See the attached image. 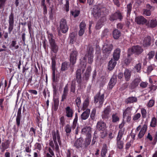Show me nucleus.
<instances>
[{
	"instance_id": "nucleus-7",
	"label": "nucleus",
	"mask_w": 157,
	"mask_h": 157,
	"mask_svg": "<svg viewBox=\"0 0 157 157\" xmlns=\"http://www.w3.org/2000/svg\"><path fill=\"white\" fill-rule=\"evenodd\" d=\"M113 49V45L112 44H104L103 46V53L106 55L110 54Z\"/></svg>"
},
{
	"instance_id": "nucleus-55",
	"label": "nucleus",
	"mask_w": 157,
	"mask_h": 157,
	"mask_svg": "<svg viewBox=\"0 0 157 157\" xmlns=\"http://www.w3.org/2000/svg\"><path fill=\"white\" fill-rule=\"evenodd\" d=\"M75 82H72L71 87L70 90L71 92L75 93Z\"/></svg>"
},
{
	"instance_id": "nucleus-38",
	"label": "nucleus",
	"mask_w": 157,
	"mask_h": 157,
	"mask_svg": "<svg viewBox=\"0 0 157 157\" xmlns=\"http://www.w3.org/2000/svg\"><path fill=\"white\" fill-rule=\"evenodd\" d=\"M89 105V100L88 98H86L83 104L82 107V110H86L87 109Z\"/></svg>"
},
{
	"instance_id": "nucleus-32",
	"label": "nucleus",
	"mask_w": 157,
	"mask_h": 157,
	"mask_svg": "<svg viewBox=\"0 0 157 157\" xmlns=\"http://www.w3.org/2000/svg\"><path fill=\"white\" fill-rule=\"evenodd\" d=\"M91 71V67L90 66L88 67L87 68L84 74L85 79L87 80L90 76V74Z\"/></svg>"
},
{
	"instance_id": "nucleus-58",
	"label": "nucleus",
	"mask_w": 157,
	"mask_h": 157,
	"mask_svg": "<svg viewBox=\"0 0 157 157\" xmlns=\"http://www.w3.org/2000/svg\"><path fill=\"white\" fill-rule=\"evenodd\" d=\"M107 150L106 148L104 147L102 148L101 151V155L102 157H105L107 153Z\"/></svg>"
},
{
	"instance_id": "nucleus-1",
	"label": "nucleus",
	"mask_w": 157,
	"mask_h": 157,
	"mask_svg": "<svg viewBox=\"0 0 157 157\" xmlns=\"http://www.w3.org/2000/svg\"><path fill=\"white\" fill-rule=\"evenodd\" d=\"M108 13V10L105 7L101 6H94L91 11L92 14L96 19L101 17V20L103 19L104 21H105V16Z\"/></svg>"
},
{
	"instance_id": "nucleus-57",
	"label": "nucleus",
	"mask_w": 157,
	"mask_h": 157,
	"mask_svg": "<svg viewBox=\"0 0 157 157\" xmlns=\"http://www.w3.org/2000/svg\"><path fill=\"white\" fill-rule=\"evenodd\" d=\"M27 25L28 26L29 32L30 33V36L31 37V30H32V23L31 21H28Z\"/></svg>"
},
{
	"instance_id": "nucleus-50",
	"label": "nucleus",
	"mask_w": 157,
	"mask_h": 157,
	"mask_svg": "<svg viewBox=\"0 0 157 157\" xmlns=\"http://www.w3.org/2000/svg\"><path fill=\"white\" fill-rule=\"evenodd\" d=\"M141 113L142 117L143 118H145L147 116V111L144 108H142L141 109Z\"/></svg>"
},
{
	"instance_id": "nucleus-60",
	"label": "nucleus",
	"mask_w": 157,
	"mask_h": 157,
	"mask_svg": "<svg viewBox=\"0 0 157 157\" xmlns=\"http://www.w3.org/2000/svg\"><path fill=\"white\" fill-rule=\"evenodd\" d=\"M86 24L84 22H81L79 25V28L80 29L85 30Z\"/></svg>"
},
{
	"instance_id": "nucleus-16",
	"label": "nucleus",
	"mask_w": 157,
	"mask_h": 157,
	"mask_svg": "<svg viewBox=\"0 0 157 157\" xmlns=\"http://www.w3.org/2000/svg\"><path fill=\"white\" fill-rule=\"evenodd\" d=\"M52 50L55 53H56L58 50V47L55 44L54 40H49Z\"/></svg>"
},
{
	"instance_id": "nucleus-64",
	"label": "nucleus",
	"mask_w": 157,
	"mask_h": 157,
	"mask_svg": "<svg viewBox=\"0 0 157 157\" xmlns=\"http://www.w3.org/2000/svg\"><path fill=\"white\" fill-rule=\"evenodd\" d=\"M123 118L124 119H126L127 122H129L131 120V115H126L125 116L123 115Z\"/></svg>"
},
{
	"instance_id": "nucleus-39",
	"label": "nucleus",
	"mask_w": 157,
	"mask_h": 157,
	"mask_svg": "<svg viewBox=\"0 0 157 157\" xmlns=\"http://www.w3.org/2000/svg\"><path fill=\"white\" fill-rule=\"evenodd\" d=\"M10 48L12 50L17 49L19 48L18 45L17 44L16 41L13 40L10 46Z\"/></svg>"
},
{
	"instance_id": "nucleus-18",
	"label": "nucleus",
	"mask_w": 157,
	"mask_h": 157,
	"mask_svg": "<svg viewBox=\"0 0 157 157\" xmlns=\"http://www.w3.org/2000/svg\"><path fill=\"white\" fill-rule=\"evenodd\" d=\"M146 25L148 27L154 28L157 26V21L156 19L151 20L150 22H147Z\"/></svg>"
},
{
	"instance_id": "nucleus-6",
	"label": "nucleus",
	"mask_w": 157,
	"mask_h": 157,
	"mask_svg": "<svg viewBox=\"0 0 157 157\" xmlns=\"http://www.w3.org/2000/svg\"><path fill=\"white\" fill-rule=\"evenodd\" d=\"M52 135L54 143H56L58 142L59 144L60 145L61 144L60 137L58 130H57L56 131H53Z\"/></svg>"
},
{
	"instance_id": "nucleus-27",
	"label": "nucleus",
	"mask_w": 157,
	"mask_h": 157,
	"mask_svg": "<svg viewBox=\"0 0 157 157\" xmlns=\"http://www.w3.org/2000/svg\"><path fill=\"white\" fill-rule=\"evenodd\" d=\"M21 109H19L17 113V115L16 118V123L17 125L18 126L20 124V121L21 118Z\"/></svg>"
},
{
	"instance_id": "nucleus-45",
	"label": "nucleus",
	"mask_w": 157,
	"mask_h": 157,
	"mask_svg": "<svg viewBox=\"0 0 157 157\" xmlns=\"http://www.w3.org/2000/svg\"><path fill=\"white\" fill-rule=\"evenodd\" d=\"M68 64L67 62H64L62 64L61 69L62 71H64L67 69Z\"/></svg>"
},
{
	"instance_id": "nucleus-33",
	"label": "nucleus",
	"mask_w": 157,
	"mask_h": 157,
	"mask_svg": "<svg viewBox=\"0 0 157 157\" xmlns=\"http://www.w3.org/2000/svg\"><path fill=\"white\" fill-rule=\"evenodd\" d=\"M132 109V107H128L123 112V115L125 116L126 115H131V112Z\"/></svg>"
},
{
	"instance_id": "nucleus-36",
	"label": "nucleus",
	"mask_w": 157,
	"mask_h": 157,
	"mask_svg": "<svg viewBox=\"0 0 157 157\" xmlns=\"http://www.w3.org/2000/svg\"><path fill=\"white\" fill-rule=\"evenodd\" d=\"M65 131L67 136H69L71 132V126L69 124H67L64 127Z\"/></svg>"
},
{
	"instance_id": "nucleus-11",
	"label": "nucleus",
	"mask_w": 157,
	"mask_h": 157,
	"mask_svg": "<svg viewBox=\"0 0 157 157\" xmlns=\"http://www.w3.org/2000/svg\"><path fill=\"white\" fill-rule=\"evenodd\" d=\"M135 21L138 25H144L146 24L147 20L142 16L136 17L135 19Z\"/></svg>"
},
{
	"instance_id": "nucleus-12",
	"label": "nucleus",
	"mask_w": 157,
	"mask_h": 157,
	"mask_svg": "<svg viewBox=\"0 0 157 157\" xmlns=\"http://www.w3.org/2000/svg\"><path fill=\"white\" fill-rule=\"evenodd\" d=\"M133 53L136 55H139L141 54L143 51V49L140 46L136 45L132 47Z\"/></svg>"
},
{
	"instance_id": "nucleus-54",
	"label": "nucleus",
	"mask_w": 157,
	"mask_h": 157,
	"mask_svg": "<svg viewBox=\"0 0 157 157\" xmlns=\"http://www.w3.org/2000/svg\"><path fill=\"white\" fill-rule=\"evenodd\" d=\"M124 133V130L123 129H120L118 132V135L117 139H121L122 136Z\"/></svg>"
},
{
	"instance_id": "nucleus-37",
	"label": "nucleus",
	"mask_w": 157,
	"mask_h": 157,
	"mask_svg": "<svg viewBox=\"0 0 157 157\" xmlns=\"http://www.w3.org/2000/svg\"><path fill=\"white\" fill-rule=\"evenodd\" d=\"M157 126V120L155 117H153L151 118L150 126L151 127H155Z\"/></svg>"
},
{
	"instance_id": "nucleus-2",
	"label": "nucleus",
	"mask_w": 157,
	"mask_h": 157,
	"mask_svg": "<svg viewBox=\"0 0 157 157\" xmlns=\"http://www.w3.org/2000/svg\"><path fill=\"white\" fill-rule=\"evenodd\" d=\"M94 49L92 46H90L88 47V53L85 55V56L83 58V60L84 62H81V65H82L83 67L85 68L86 66V58H88V62L89 64H91L93 61V53Z\"/></svg>"
},
{
	"instance_id": "nucleus-59",
	"label": "nucleus",
	"mask_w": 157,
	"mask_h": 157,
	"mask_svg": "<svg viewBox=\"0 0 157 157\" xmlns=\"http://www.w3.org/2000/svg\"><path fill=\"white\" fill-rule=\"evenodd\" d=\"M65 9L67 12H68L69 10V2L68 0H67L66 3L64 5Z\"/></svg>"
},
{
	"instance_id": "nucleus-53",
	"label": "nucleus",
	"mask_w": 157,
	"mask_h": 157,
	"mask_svg": "<svg viewBox=\"0 0 157 157\" xmlns=\"http://www.w3.org/2000/svg\"><path fill=\"white\" fill-rule=\"evenodd\" d=\"M154 65H151L148 66L147 70V73L149 74L153 70V68L155 67Z\"/></svg>"
},
{
	"instance_id": "nucleus-29",
	"label": "nucleus",
	"mask_w": 157,
	"mask_h": 157,
	"mask_svg": "<svg viewBox=\"0 0 157 157\" xmlns=\"http://www.w3.org/2000/svg\"><path fill=\"white\" fill-rule=\"evenodd\" d=\"M121 139H116L117 148L120 149H121L123 147V142L121 140Z\"/></svg>"
},
{
	"instance_id": "nucleus-13",
	"label": "nucleus",
	"mask_w": 157,
	"mask_h": 157,
	"mask_svg": "<svg viewBox=\"0 0 157 157\" xmlns=\"http://www.w3.org/2000/svg\"><path fill=\"white\" fill-rule=\"evenodd\" d=\"M147 124L145 123L141 128L138 134V136L139 138H141L144 135L147 131Z\"/></svg>"
},
{
	"instance_id": "nucleus-8",
	"label": "nucleus",
	"mask_w": 157,
	"mask_h": 157,
	"mask_svg": "<svg viewBox=\"0 0 157 157\" xmlns=\"http://www.w3.org/2000/svg\"><path fill=\"white\" fill-rule=\"evenodd\" d=\"M56 56L51 58L52 60V80L53 81H56L55 70H56Z\"/></svg>"
},
{
	"instance_id": "nucleus-22",
	"label": "nucleus",
	"mask_w": 157,
	"mask_h": 157,
	"mask_svg": "<svg viewBox=\"0 0 157 157\" xmlns=\"http://www.w3.org/2000/svg\"><path fill=\"white\" fill-rule=\"evenodd\" d=\"M121 50L119 48H117L115 50L113 54V58L114 60L117 61L120 58Z\"/></svg>"
},
{
	"instance_id": "nucleus-28",
	"label": "nucleus",
	"mask_w": 157,
	"mask_h": 157,
	"mask_svg": "<svg viewBox=\"0 0 157 157\" xmlns=\"http://www.w3.org/2000/svg\"><path fill=\"white\" fill-rule=\"evenodd\" d=\"M121 35V33L117 29H116L113 32V36L115 39H118Z\"/></svg>"
},
{
	"instance_id": "nucleus-47",
	"label": "nucleus",
	"mask_w": 157,
	"mask_h": 157,
	"mask_svg": "<svg viewBox=\"0 0 157 157\" xmlns=\"http://www.w3.org/2000/svg\"><path fill=\"white\" fill-rule=\"evenodd\" d=\"M155 100L153 99H151L150 100L147 104V106L148 107H151L154 105L155 104Z\"/></svg>"
},
{
	"instance_id": "nucleus-15",
	"label": "nucleus",
	"mask_w": 157,
	"mask_h": 157,
	"mask_svg": "<svg viewBox=\"0 0 157 157\" xmlns=\"http://www.w3.org/2000/svg\"><path fill=\"white\" fill-rule=\"evenodd\" d=\"M141 81L140 78L139 77L135 78L131 82L130 86L132 89H134L138 86Z\"/></svg>"
},
{
	"instance_id": "nucleus-41",
	"label": "nucleus",
	"mask_w": 157,
	"mask_h": 157,
	"mask_svg": "<svg viewBox=\"0 0 157 157\" xmlns=\"http://www.w3.org/2000/svg\"><path fill=\"white\" fill-rule=\"evenodd\" d=\"M115 80L114 78H111L109 83V87L110 89H112L115 84Z\"/></svg>"
},
{
	"instance_id": "nucleus-3",
	"label": "nucleus",
	"mask_w": 157,
	"mask_h": 157,
	"mask_svg": "<svg viewBox=\"0 0 157 157\" xmlns=\"http://www.w3.org/2000/svg\"><path fill=\"white\" fill-rule=\"evenodd\" d=\"M123 16L119 10H117L115 12L109 16V20L111 21H115L119 20L120 21L122 20Z\"/></svg>"
},
{
	"instance_id": "nucleus-31",
	"label": "nucleus",
	"mask_w": 157,
	"mask_h": 157,
	"mask_svg": "<svg viewBox=\"0 0 157 157\" xmlns=\"http://www.w3.org/2000/svg\"><path fill=\"white\" fill-rule=\"evenodd\" d=\"M137 101L136 97H129L127 98L126 100V102L127 103H132L134 102H136Z\"/></svg>"
},
{
	"instance_id": "nucleus-20",
	"label": "nucleus",
	"mask_w": 157,
	"mask_h": 157,
	"mask_svg": "<svg viewBox=\"0 0 157 157\" xmlns=\"http://www.w3.org/2000/svg\"><path fill=\"white\" fill-rule=\"evenodd\" d=\"M110 110L109 107H107L104 110L102 115V118L104 119L108 118L109 115Z\"/></svg>"
},
{
	"instance_id": "nucleus-34",
	"label": "nucleus",
	"mask_w": 157,
	"mask_h": 157,
	"mask_svg": "<svg viewBox=\"0 0 157 157\" xmlns=\"http://www.w3.org/2000/svg\"><path fill=\"white\" fill-rule=\"evenodd\" d=\"M105 21L103 20V19L101 20V19L97 22L95 27L96 30H99L101 28L103 25L102 23L104 22Z\"/></svg>"
},
{
	"instance_id": "nucleus-9",
	"label": "nucleus",
	"mask_w": 157,
	"mask_h": 157,
	"mask_svg": "<svg viewBox=\"0 0 157 157\" xmlns=\"http://www.w3.org/2000/svg\"><path fill=\"white\" fill-rule=\"evenodd\" d=\"M104 98V94H103L101 95L97 94L94 97V102L97 103L99 102V106L100 107L103 102Z\"/></svg>"
},
{
	"instance_id": "nucleus-19",
	"label": "nucleus",
	"mask_w": 157,
	"mask_h": 157,
	"mask_svg": "<svg viewBox=\"0 0 157 157\" xmlns=\"http://www.w3.org/2000/svg\"><path fill=\"white\" fill-rule=\"evenodd\" d=\"M96 127L99 130L103 131L106 128L105 124L102 121L98 122L97 123Z\"/></svg>"
},
{
	"instance_id": "nucleus-23",
	"label": "nucleus",
	"mask_w": 157,
	"mask_h": 157,
	"mask_svg": "<svg viewBox=\"0 0 157 157\" xmlns=\"http://www.w3.org/2000/svg\"><path fill=\"white\" fill-rule=\"evenodd\" d=\"M115 60L113 59H111L109 61L108 66V69L109 70H112L116 66L117 62Z\"/></svg>"
},
{
	"instance_id": "nucleus-25",
	"label": "nucleus",
	"mask_w": 157,
	"mask_h": 157,
	"mask_svg": "<svg viewBox=\"0 0 157 157\" xmlns=\"http://www.w3.org/2000/svg\"><path fill=\"white\" fill-rule=\"evenodd\" d=\"M68 93V85H66L64 88L63 94L62 95L61 101H63L66 99Z\"/></svg>"
},
{
	"instance_id": "nucleus-42",
	"label": "nucleus",
	"mask_w": 157,
	"mask_h": 157,
	"mask_svg": "<svg viewBox=\"0 0 157 157\" xmlns=\"http://www.w3.org/2000/svg\"><path fill=\"white\" fill-rule=\"evenodd\" d=\"M132 8V4L130 3L127 5V16L128 17L130 14Z\"/></svg>"
},
{
	"instance_id": "nucleus-10",
	"label": "nucleus",
	"mask_w": 157,
	"mask_h": 157,
	"mask_svg": "<svg viewBox=\"0 0 157 157\" xmlns=\"http://www.w3.org/2000/svg\"><path fill=\"white\" fill-rule=\"evenodd\" d=\"M78 55V52L75 50H73L71 53L70 61L72 64L73 65L75 63L77 59V56Z\"/></svg>"
},
{
	"instance_id": "nucleus-61",
	"label": "nucleus",
	"mask_w": 157,
	"mask_h": 157,
	"mask_svg": "<svg viewBox=\"0 0 157 157\" xmlns=\"http://www.w3.org/2000/svg\"><path fill=\"white\" fill-rule=\"evenodd\" d=\"M2 151H4L6 149L9 147V145L4 143H2Z\"/></svg>"
},
{
	"instance_id": "nucleus-5",
	"label": "nucleus",
	"mask_w": 157,
	"mask_h": 157,
	"mask_svg": "<svg viewBox=\"0 0 157 157\" xmlns=\"http://www.w3.org/2000/svg\"><path fill=\"white\" fill-rule=\"evenodd\" d=\"M9 27L8 32L9 34H11L14 27V13L11 12L9 17Z\"/></svg>"
},
{
	"instance_id": "nucleus-43",
	"label": "nucleus",
	"mask_w": 157,
	"mask_h": 157,
	"mask_svg": "<svg viewBox=\"0 0 157 157\" xmlns=\"http://www.w3.org/2000/svg\"><path fill=\"white\" fill-rule=\"evenodd\" d=\"M80 13V11L79 10H75L74 11H72L71 12V14L74 17H76L78 16Z\"/></svg>"
},
{
	"instance_id": "nucleus-4",
	"label": "nucleus",
	"mask_w": 157,
	"mask_h": 157,
	"mask_svg": "<svg viewBox=\"0 0 157 157\" xmlns=\"http://www.w3.org/2000/svg\"><path fill=\"white\" fill-rule=\"evenodd\" d=\"M59 28L61 32L64 33H66L68 30V27L67 24L65 19L62 18L59 22Z\"/></svg>"
},
{
	"instance_id": "nucleus-48",
	"label": "nucleus",
	"mask_w": 157,
	"mask_h": 157,
	"mask_svg": "<svg viewBox=\"0 0 157 157\" xmlns=\"http://www.w3.org/2000/svg\"><path fill=\"white\" fill-rule=\"evenodd\" d=\"M155 55V52L154 51H151L149 52L147 56V58L149 59H152Z\"/></svg>"
},
{
	"instance_id": "nucleus-17",
	"label": "nucleus",
	"mask_w": 157,
	"mask_h": 157,
	"mask_svg": "<svg viewBox=\"0 0 157 157\" xmlns=\"http://www.w3.org/2000/svg\"><path fill=\"white\" fill-rule=\"evenodd\" d=\"M82 132L83 134H85L88 137L91 136V128L90 127H85L82 130Z\"/></svg>"
},
{
	"instance_id": "nucleus-14",
	"label": "nucleus",
	"mask_w": 157,
	"mask_h": 157,
	"mask_svg": "<svg viewBox=\"0 0 157 157\" xmlns=\"http://www.w3.org/2000/svg\"><path fill=\"white\" fill-rule=\"evenodd\" d=\"M83 145V140L82 138L78 139L74 143V146L78 148L82 147Z\"/></svg>"
},
{
	"instance_id": "nucleus-63",
	"label": "nucleus",
	"mask_w": 157,
	"mask_h": 157,
	"mask_svg": "<svg viewBox=\"0 0 157 157\" xmlns=\"http://www.w3.org/2000/svg\"><path fill=\"white\" fill-rule=\"evenodd\" d=\"M144 15L147 16H149L151 14V12L150 10L145 9L144 12Z\"/></svg>"
},
{
	"instance_id": "nucleus-35",
	"label": "nucleus",
	"mask_w": 157,
	"mask_h": 157,
	"mask_svg": "<svg viewBox=\"0 0 157 157\" xmlns=\"http://www.w3.org/2000/svg\"><path fill=\"white\" fill-rule=\"evenodd\" d=\"M109 34V30L107 29H104L101 35V37L102 39L107 38Z\"/></svg>"
},
{
	"instance_id": "nucleus-21",
	"label": "nucleus",
	"mask_w": 157,
	"mask_h": 157,
	"mask_svg": "<svg viewBox=\"0 0 157 157\" xmlns=\"http://www.w3.org/2000/svg\"><path fill=\"white\" fill-rule=\"evenodd\" d=\"M90 113V110L88 109H87L81 115V119L83 120H85L87 119L89 117Z\"/></svg>"
},
{
	"instance_id": "nucleus-49",
	"label": "nucleus",
	"mask_w": 157,
	"mask_h": 157,
	"mask_svg": "<svg viewBox=\"0 0 157 157\" xmlns=\"http://www.w3.org/2000/svg\"><path fill=\"white\" fill-rule=\"evenodd\" d=\"M91 139L90 138H86L85 140V143H83V144L85 147H87L89 145L90 143Z\"/></svg>"
},
{
	"instance_id": "nucleus-26",
	"label": "nucleus",
	"mask_w": 157,
	"mask_h": 157,
	"mask_svg": "<svg viewBox=\"0 0 157 157\" xmlns=\"http://www.w3.org/2000/svg\"><path fill=\"white\" fill-rule=\"evenodd\" d=\"M124 74L125 80L127 81H129L131 76V71L128 69H126L124 71Z\"/></svg>"
},
{
	"instance_id": "nucleus-46",
	"label": "nucleus",
	"mask_w": 157,
	"mask_h": 157,
	"mask_svg": "<svg viewBox=\"0 0 157 157\" xmlns=\"http://www.w3.org/2000/svg\"><path fill=\"white\" fill-rule=\"evenodd\" d=\"M142 67V64L140 63H139L136 65L135 67V69L137 72H140Z\"/></svg>"
},
{
	"instance_id": "nucleus-24",
	"label": "nucleus",
	"mask_w": 157,
	"mask_h": 157,
	"mask_svg": "<svg viewBox=\"0 0 157 157\" xmlns=\"http://www.w3.org/2000/svg\"><path fill=\"white\" fill-rule=\"evenodd\" d=\"M66 116L68 117H72L73 116V111L70 107L67 106L65 108Z\"/></svg>"
},
{
	"instance_id": "nucleus-30",
	"label": "nucleus",
	"mask_w": 157,
	"mask_h": 157,
	"mask_svg": "<svg viewBox=\"0 0 157 157\" xmlns=\"http://www.w3.org/2000/svg\"><path fill=\"white\" fill-rule=\"evenodd\" d=\"M81 70L78 69L76 71V80L78 83H80L81 82Z\"/></svg>"
},
{
	"instance_id": "nucleus-62",
	"label": "nucleus",
	"mask_w": 157,
	"mask_h": 157,
	"mask_svg": "<svg viewBox=\"0 0 157 157\" xmlns=\"http://www.w3.org/2000/svg\"><path fill=\"white\" fill-rule=\"evenodd\" d=\"M96 113V109H94L91 113L90 117L92 119H94V118Z\"/></svg>"
},
{
	"instance_id": "nucleus-51",
	"label": "nucleus",
	"mask_w": 157,
	"mask_h": 157,
	"mask_svg": "<svg viewBox=\"0 0 157 157\" xmlns=\"http://www.w3.org/2000/svg\"><path fill=\"white\" fill-rule=\"evenodd\" d=\"M75 102L76 105L77 106L78 109L79 108V107L80 106V104L81 103V98L79 97H78L75 101Z\"/></svg>"
},
{
	"instance_id": "nucleus-44",
	"label": "nucleus",
	"mask_w": 157,
	"mask_h": 157,
	"mask_svg": "<svg viewBox=\"0 0 157 157\" xmlns=\"http://www.w3.org/2000/svg\"><path fill=\"white\" fill-rule=\"evenodd\" d=\"M112 121L113 122H116L119 121V118L116 114H113L112 116Z\"/></svg>"
},
{
	"instance_id": "nucleus-56",
	"label": "nucleus",
	"mask_w": 157,
	"mask_h": 157,
	"mask_svg": "<svg viewBox=\"0 0 157 157\" xmlns=\"http://www.w3.org/2000/svg\"><path fill=\"white\" fill-rule=\"evenodd\" d=\"M143 45L145 47H147L151 44L149 40H144L143 43Z\"/></svg>"
},
{
	"instance_id": "nucleus-40",
	"label": "nucleus",
	"mask_w": 157,
	"mask_h": 157,
	"mask_svg": "<svg viewBox=\"0 0 157 157\" xmlns=\"http://www.w3.org/2000/svg\"><path fill=\"white\" fill-rule=\"evenodd\" d=\"M141 115L140 113L135 114L132 117V120L135 121H138L141 117Z\"/></svg>"
},
{
	"instance_id": "nucleus-52",
	"label": "nucleus",
	"mask_w": 157,
	"mask_h": 157,
	"mask_svg": "<svg viewBox=\"0 0 157 157\" xmlns=\"http://www.w3.org/2000/svg\"><path fill=\"white\" fill-rule=\"evenodd\" d=\"M6 0H0V9L4 10Z\"/></svg>"
}]
</instances>
